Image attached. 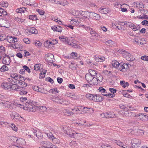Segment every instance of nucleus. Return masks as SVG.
Wrapping results in <instances>:
<instances>
[{
  "mask_svg": "<svg viewBox=\"0 0 148 148\" xmlns=\"http://www.w3.org/2000/svg\"><path fill=\"white\" fill-rule=\"evenodd\" d=\"M9 138L13 143H17L18 138L15 136H11L9 137Z\"/></svg>",
  "mask_w": 148,
  "mask_h": 148,
  "instance_id": "nucleus-35",
  "label": "nucleus"
},
{
  "mask_svg": "<svg viewBox=\"0 0 148 148\" xmlns=\"http://www.w3.org/2000/svg\"><path fill=\"white\" fill-rule=\"evenodd\" d=\"M11 82L9 83L7 82H3L1 84V87L5 90H9L10 88V86Z\"/></svg>",
  "mask_w": 148,
  "mask_h": 148,
  "instance_id": "nucleus-16",
  "label": "nucleus"
},
{
  "mask_svg": "<svg viewBox=\"0 0 148 148\" xmlns=\"http://www.w3.org/2000/svg\"><path fill=\"white\" fill-rule=\"evenodd\" d=\"M103 99V97L97 95H94L93 101L95 102H100Z\"/></svg>",
  "mask_w": 148,
  "mask_h": 148,
  "instance_id": "nucleus-21",
  "label": "nucleus"
},
{
  "mask_svg": "<svg viewBox=\"0 0 148 148\" xmlns=\"http://www.w3.org/2000/svg\"><path fill=\"white\" fill-rule=\"evenodd\" d=\"M69 45H70L72 47L80 49L81 46L79 44L77 43H75L74 41L71 43L69 42Z\"/></svg>",
  "mask_w": 148,
  "mask_h": 148,
  "instance_id": "nucleus-26",
  "label": "nucleus"
},
{
  "mask_svg": "<svg viewBox=\"0 0 148 148\" xmlns=\"http://www.w3.org/2000/svg\"><path fill=\"white\" fill-rule=\"evenodd\" d=\"M60 40L66 44L69 45L70 40L69 38L64 36H60L59 37Z\"/></svg>",
  "mask_w": 148,
  "mask_h": 148,
  "instance_id": "nucleus-20",
  "label": "nucleus"
},
{
  "mask_svg": "<svg viewBox=\"0 0 148 148\" xmlns=\"http://www.w3.org/2000/svg\"><path fill=\"white\" fill-rule=\"evenodd\" d=\"M140 141L139 139L135 138L132 139L131 141L132 147V148H136L140 146Z\"/></svg>",
  "mask_w": 148,
  "mask_h": 148,
  "instance_id": "nucleus-7",
  "label": "nucleus"
},
{
  "mask_svg": "<svg viewBox=\"0 0 148 148\" xmlns=\"http://www.w3.org/2000/svg\"><path fill=\"white\" fill-rule=\"evenodd\" d=\"M10 105V103L8 101H5L4 99L0 103V106L6 108L8 107V106Z\"/></svg>",
  "mask_w": 148,
  "mask_h": 148,
  "instance_id": "nucleus-24",
  "label": "nucleus"
},
{
  "mask_svg": "<svg viewBox=\"0 0 148 148\" xmlns=\"http://www.w3.org/2000/svg\"><path fill=\"white\" fill-rule=\"evenodd\" d=\"M82 13H81L79 11L75 10V13L74 14L75 16L77 17L81 15Z\"/></svg>",
  "mask_w": 148,
  "mask_h": 148,
  "instance_id": "nucleus-55",
  "label": "nucleus"
},
{
  "mask_svg": "<svg viewBox=\"0 0 148 148\" xmlns=\"http://www.w3.org/2000/svg\"><path fill=\"white\" fill-rule=\"evenodd\" d=\"M102 148H112L111 146L107 144H103L101 146Z\"/></svg>",
  "mask_w": 148,
  "mask_h": 148,
  "instance_id": "nucleus-44",
  "label": "nucleus"
},
{
  "mask_svg": "<svg viewBox=\"0 0 148 148\" xmlns=\"http://www.w3.org/2000/svg\"><path fill=\"white\" fill-rule=\"evenodd\" d=\"M52 101L59 103H62V101L61 99H59V98L55 99V100H53V99Z\"/></svg>",
  "mask_w": 148,
  "mask_h": 148,
  "instance_id": "nucleus-54",
  "label": "nucleus"
},
{
  "mask_svg": "<svg viewBox=\"0 0 148 148\" xmlns=\"http://www.w3.org/2000/svg\"><path fill=\"white\" fill-rule=\"evenodd\" d=\"M94 94H87L86 95V97L90 100H93Z\"/></svg>",
  "mask_w": 148,
  "mask_h": 148,
  "instance_id": "nucleus-45",
  "label": "nucleus"
},
{
  "mask_svg": "<svg viewBox=\"0 0 148 148\" xmlns=\"http://www.w3.org/2000/svg\"><path fill=\"white\" fill-rule=\"evenodd\" d=\"M100 17L99 15L93 12H91L90 18L93 19L99 20L100 19Z\"/></svg>",
  "mask_w": 148,
  "mask_h": 148,
  "instance_id": "nucleus-17",
  "label": "nucleus"
},
{
  "mask_svg": "<svg viewBox=\"0 0 148 148\" xmlns=\"http://www.w3.org/2000/svg\"><path fill=\"white\" fill-rule=\"evenodd\" d=\"M39 109L40 111L41 112H44L47 111V108L45 106H40Z\"/></svg>",
  "mask_w": 148,
  "mask_h": 148,
  "instance_id": "nucleus-40",
  "label": "nucleus"
},
{
  "mask_svg": "<svg viewBox=\"0 0 148 148\" xmlns=\"http://www.w3.org/2000/svg\"><path fill=\"white\" fill-rule=\"evenodd\" d=\"M1 5L3 7H8V4L7 2L2 1L1 2Z\"/></svg>",
  "mask_w": 148,
  "mask_h": 148,
  "instance_id": "nucleus-47",
  "label": "nucleus"
},
{
  "mask_svg": "<svg viewBox=\"0 0 148 148\" xmlns=\"http://www.w3.org/2000/svg\"><path fill=\"white\" fill-rule=\"evenodd\" d=\"M94 58L96 62H102L104 61L105 59V58L103 56H101L99 57L95 56L94 57Z\"/></svg>",
  "mask_w": 148,
  "mask_h": 148,
  "instance_id": "nucleus-28",
  "label": "nucleus"
},
{
  "mask_svg": "<svg viewBox=\"0 0 148 148\" xmlns=\"http://www.w3.org/2000/svg\"><path fill=\"white\" fill-rule=\"evenodd\" d=\"M29 133L30 134L33 133L34 135L36 136L39 139H41L43 137L42 134L39 130H34L33 131L32 130H31Z\"/></svg>",
  "mask_w": 148,
  "mask_h": 148,
  "instance_id": "nucleus-10",
  "label": "nucleus"
},
{
  "mask_svg": "<svg viewBox=\"0 0 148 148\" xmlns=\"http://www.w3.org/2000/svg\"><path fill=\"white\" fill-rule=\"evenodd\" d=\"M136 7L139 8H142L144 7V4L142 2H138L136 3Z\"/></svg>",
  "mask_w": 148,
  "mask_h": 148,
  "instance_id": "nucleus-42",
  "label": "nucleus"
},
{
  "mask_svg": "<svg viewBox=\"0 0 148 148\" xmlns=\"http://www.w3.org/2000/svg\"><path fill=\"white\" fill-rule=\"evenodd\" d=\"M25 140L22 138H18L16 143L17 145H16L15 146L18 148H24V147L21 146L25 145Z\"/></svg>",
  "mask_w": 148,
  "mask_h": 148,
  "instance_id": "nucleus-8",
  "label": "nucleus"
},
{
  "mask_svg": "<svg viewBox=\"0 0 148 148\" xmlns=\"http://www.w3.org/2000/svg\"><path fill=\"white\" fill-rule=\"evenodd\" d=\"M8 68L6 65H3L0 69L1 71L2 72L8 71Z\"/></svg>",
  "mask_w": 148,
  "mask_h": 148,
  "instance_id": "nucleus-43",
  "label": "nucleus"
},
{
  "mask_svg": "<svg viewBox=\"0 0 148 148\" xmlns=\"http://www.w3.org/2000/svg\"><path fill=\"white\" fill-rule=\"evenodd\" d=\"M23 68L24 69L25 71V70H26L28 73H30V71L28 67L26 65H24L23 66Z\"/></svg>",
  "mask_w": 148,
  "mask_h": 148,
  "instance_id": "nucleus-62",
  "label": "nucleus"
},
{
  "mask_svg": "<svg viewBox=\"0 0 148 148\" xmlns=\"http://www.w3.org/2000/svg\"><path fill=\"white\" fill-rule=\"evenodd\" d=\"M53 58V55L51 53H48L46 55L45 60L49 65V63H52L53 65H57L56 64L53 63L54 62L53 60H54Z\"/></svg>",
  "mask_w": 148,
  "mask_h": 148,
  "instance_id": "nucleus-5",
  "label": "nucleus"
},
{
  "mask_svg": "<svg viewBox=\"0 0 148 148\" xmlns=\"http://www.w3.org/2000/svg\"><path fill=\"white\" fill-rule=\"evenodd\" d=\"M47 91V90L45 89L42 88L41 89L40 88L39 92H40L41 93H44V94H47L46 92Z\"/></svg>",
  "mask_w": 148,
  "mask_h": 148,
  "instance_id": "nucleus-60",
  "label": "nucleus"
},
{
  "mask_svg": "<svg viewBox=\"0 0 148 148\" xmlns=\"http://www.w3.org/2000/svg\"><path fill=\"white\" fill-rule=\"evenodd\" d=\"M99 77L101 78L100 79H99L98 77H97L93 76L92 78V80L90 82L91 85H96L97 84L98 81L99 82H101L103 80L102 76H100Z\"/></svg>",
  "mask_w": 148,
  "mask_h": 148,
  "instance_id": "nucleus-11",
  "label": "nucleus"
},
{
  "mask_svg": "<svg viewBox=\"0 0 148 148\" xmlns=\"http://www.w3.org/2000/svg\"><path fill=\"white\" fill-rule=\"evenodd\" d=\"M36 11L41 15H43L45 13V12L43 10L39 9H37Z\"/></svg>",
  "mask_w": 148,
  "mask_h": 148,
  "instance_id": "nucleus-56",
  "label": "nucleus"
},
{
  "mask_svg": "<svg viewBox=\"0 0 148 148\" xmlns=\"http://www.w3.org/2000/svg\"><path fill=\"white\" fill-rule=\"evenodd\" d=\"M26 8L25 7L19 8L17 9L16 10V12L18 13H22L24 12V11Z\"/></svg>",
  "mask_w": 148,
  "mask_h": 148,
  "instance_id": "nucleus-31",
  "label": "nucleus"
},
{
  "mask_svg": "<svg viewBox=\"0 0 148 148\" xmlns=\"http://www.w3.org/2000/svg\"><path fill=\"white\" fill-rule=\"evenodd\" d=\"M77 67V65H69V68L73 70H75L76 69V68Z\"/></svg>",
  "mask_w": 148,
  "mask_h": 148,
  "instance_id": "nucleus-61",
  "label": "nucleus"
},
{
  "mask_svg": "<svg viewBox=\"0 0 148 148\" xmlns=\"http://www.w3.org/2000/svg\"><path fill=\"white\" fill-rule=\"evenodd\" d=\"M103 95L112 98L115 96L114 95L112 94H102Z\"/></svg>",
  "mask_w": 148,
  "mask_h": 148,
  "instance_id": "nucleus-53",
  "label": "nucleus"
},
{
  "mask_svg": "<svg viewBox=\"0 0 148 148\" xmlns=\"http://www.w3.org/2000/svg\"><path fill=\"white\" fill-rule=\"evenodd\" d=\"M71 24L73 25L77 26L79 24V22L77 20H73L71 21Z\"/></svg>",
  "mask_w": 148,
  "mask_h": 148,
  "instance_id": "nucleus-36",
  "label": "nucleus"
},
{
  "mask_svg": "<svg viewBox=\"0 0 148 148\" xmlns=\"http://www.w3.org/2000/svg\"><path fill=\"white\" fill-rule=\"evenodd\" d=\"M81 15L83 17L84 19H87L89 20L91 12H88L87 11H82Z\"/></svg>",
  "mask_w": 148,
  "mask_h": 148,
  "instance_id": "nucleus-15",
  "label": "nucleus"
},
{
  "mask_svg": "<svg viewBox=\"0 0 148 148\" xmlns=\"http://www.w3.org/2000/svg\"><path fill=\"white\" fill-rule=\"evenodd\" d=\"M141 59L144 60L148 61V56H141Z\"/></svg>",
  "mask_w": 148,
  "mask_h": 148,
  "instance_id": "nucleus-63",
  "label": "nucleus"
},
{
  "mask_svg": "<svg viewBox=\"0 0 148 148\" xmlns=\"http://www.w3.org/2000/svg\"><path fill=\"white\" fill-rule=\"evenodd\" d=\"M34 69L36 71H39L40 72H42L43 71V69L42 68L40 69L39 65H34Z\"/></svg>",
  "mask_w": 148,
  "mask_h": 148,
  "instance_id": "nucleus-39",
  "label": "nucleus"
},
{
  "mask_svg": "<svg viewBox=\"0 0 148 148\" xmlns=\"http://www.w3.org/2000/svg\"><path fill=\"white\" fill-rule=\"evenodd\" d=\"M125 110H126L124 112H123L125 116L126 117H128L131 115L132 114V113L131 112L127 111V109H125Z\"/></svg>",
  "mask_w": 148,
  "mask_h": 148,
  "instance_id": "nucleus-37",
  "label": "nucleus"
},
{
  "mask_svg": "<svg viewBox=\"0 0 148 148\" xmlns=\"http://www.w3.org/2000/svg\"><path fill=\"white\" fill-rule=\"evenodd\" d=\"M72 111L71 112V114H72L73 115L74 114H79L80 113L77 112L78 111H80V110H79L78 108H74L73 109H71Z\"/></svg>",
  "mask_w": 148,
  "mask_h": 148,
  "instance_id": "nucleus-34",
  "label": "nucleus"
},
{
  "mask_svg": "<svg viewBox=\"0 0 148 148\" xmlns=\"http://www.w3.org/2000/svg\"><path fill=\"white\" fill-rule=\"evenodd\" d=\"M141 24L143 25H148V21L147 20H144L141 22Z\"/></svg>",
  "mask_w": 148,
  "mask_h": 148,
  "instance_id": "nucleus-64",
  "label": "nucleus"
},
{
  "mask_svg": "<svg viewBox=\"0 0 148 148\" xmlns=\"http://www.w3.org/2000/svg\"><path fill=\"white\" fill-rule=\"evenodd\" d=\"M28 17H28V18L32 20L36 21L37 19V16L36 15H30Z\"/></svg>",
  "mask_w": 148,
  "mask_h": 148,
  "instance_id": "nucleus-38",
  "label": "nucleus"
},
{
  "mask_svg": "<svg viewBox=\"0 0 148 148\" xmlns=\"http://www.w3.org/2000/svg\"><path fill=\"white\" fill-rule=\"evenodd\" d=\"M14 20L16 21L19 23H22L24 21V19L18 17H15Z\"/></svg>",
  "mask_w": 148,
  "mask_h": 148,
  "instance_id": "nucleus-41",
  "label": "nucleus"
},
{
  "mask_svg": "<svg viewBox=\"0 0 148 148\" xmlns=\"http://www.w3.org/2000/svg\"><path fill=\"white\" fill-rule=\"evenodd\" d=\"M5 20L3 19L0 20V26L1 27H5V24L4 23L5 22Z\"/></svg>",
  "mask_w": 148,
  "mask_h": 148,
  "instance_id": "nucleus-51",
  "label": "nucleus"
},
{
  "mask_svg": "<svg viewBox=\"0 0 148 148\" xmlns=\"http://www.w3.org/2000/svg\"><path fill=\"white\" fill-rule=\"evenodd\" d=\"M49 92L52 93H54V92L55 94L58 93V91L57 90V89L56 88L51 89L49 90Z\"/></svg>",
  "mask_w": 148,
  "mask_h": 148,
  "instance_id": "nucleus-49",
  "label": "nucleus"
},
{
  "mask_svg": "<svg viewBox=\"0 0 148 148\" xmlns=\"http://www.w3.org/2000/svg\"><path fill=\"white\" fill-rule=\"evenodd\" d=\"M54 2L56 4H60L63 6L68 4V2L65 0H54Z\"/></svg>",
  "mask_w": 148,
  "mask_h": 148,
  "instance_id": "nucleus-19",
  "label": "nucleus"
},
{
  "mask_svg": "<svg viewBox=\"0 0 148 148\" xmlns=\"http://www.w3.org/2000/svg\"><path fill=\"white\" fill-rule=\"evenodd\" d=\"M18 78H18V81H19L20 82L24 81L25 80L23 76H21L20 75H18Z\"/></svg>",
  "mask_w": 148,
  "mask_h": 148,
  "instance_id": "nucleus-58",
  "label": "nucleus"
},
{
  "mask_svg": "<svg viewBox=\"0 0 148 148\" xmlns=\"http://www.w3.org/2000/svg\"><path fill=\"white\" fill-rule=\"evenodd\" d=\"M18 75L16 73H12L11 74V76L12 77L11 79L9 78L8 81L10 80V82H14V83L18 84L19 83V81L18 80Z\"/></svg>",
  "mask_w": 148,
  "mask_h": 148,
  "instance_id": "nucleus-6",
  "label": "nucleus"
},
{
  "mask_svg": "<svg viewBox=\"0 0 148 148\" xmlns=\"http://www.w3.org/2000/svg\"><path fill=\"white\" fill-rule=\"evenodd\" d=\"M89 73L92 76H95V75H96L97 74V73L95 71L92 70L90 69L89 70Z\"/></svg>",
  "mask_w": 148,
  "mask_h": 148,
  "instance_id": "nucleus-48",
  "label": "nucleus"
},
{
  "mask_svg": "<svg viewBox=\"0 0 148 148\" xmlns=\"http://www.w3.org/2000/svg\"><path fill=\"white\" fill-rule=\"evenodd\" d=\"M51 29L54 31H56L59 32H61L62 30V28L58 25H56L52 26L51 27Z\"/></svg>",
  "mask_w": 148,
  "mask_h": 148,
  "instance_id": "nucleus-22",
  "label": "nucleus"
},
{
  "mask_svg": "<svg viewBox=\"0 0 148 148\" xmlns=\"http://www.w3.org/2000/svg\"><path fill=\"white\" fill-rule=\"evenodd\" d=\"M5 57L3 56L4 58L3 59V63L5 65H9L10 62V58L8 55L5 54Z\"/></svg>",
  "mask_w": 148,
  "mask_h": 148,
  "instance_id": "nucleus-14",
  "label": "nucleus"
},
{
  "mask_svg": "<svg viewBox=\"0 0 148 148\" xmlns=\"http://www.w3.org/2000/svg\"><path fill=\"white\" fill-rule=\"evenodd\" d=\"M45 134L47 135L48 138L51 140L55 144H58L60 143V141L59 139L55 136L52 132H46Z\"/></svg>",
  "mask_w": 148,
  "mask_h": 148,
  "instance_id": "nucleus-3",
  "label": "nucleus"
},
{
  "mask_svg": "<svg viewBox=\"0 0 148 148\" xmlns=\"http://www.w3.org/2000/svg\"><path fill=\"white\" fill-rule=\"evenodd\" d=\"M120 84L123 87L125 88L126 86H128L129 84L127 82H125L124 81H121L120 82Z\"/></svg>",
  "mask_w": 148,
  "mask_h": 148,
  "instance_id": "nucleus-33",
  "label": "nucleus"
},
{
  "mask_svg": "<svg viewBox=\"0 0 148 148\" xmlns=\"http://www.w3.org/2000/svg\"><path fill=\"white\" fill-rule=\"evenodd\" d=\"M115 141L116 142V144L117 145H118L120 147H123V143L122 142H121L119 140L117 141L116 140H115Z\"/></svg>",
  "mask_w": 148,
  "mask_h": 148,
  "instance_id": "nucleus-57",
  "label": "nucleus"
},
{
  "mask_svg": "<svg viewBox=\"0 0 148 148\" xmlns=\"http://www.w3.org/2000/svg\"><path fill=\"white\" fill-rule=\"evenodd\" d=\"M98 11L101 13L106 14L108 12L109 10L108 8H101L98 9Z\"/></svg>",
  "mask_w": 148,
  "mask_h": 148,
  "instance_id": "nucleus-25",
  "label": "nucleus"
},
{
  "mask_svg": "<svg viewBox=\"0 0 148 148\" xmlns=\"http://www.w3.org/2000/svg\"><path fill=\"white\" fill-rule=\"evenodd\" d=\"M104 116L106 118H110L114 117L115 115L112 114L111 113H104L103 114Z\"/></svg>",
  "mask_w": 148,
  "mask_h": 148,
  "instance_id": "nucleus-32",
  "label": "nucleus"
},
{
  "mask_svg": "<svg viewBox=\"0 0 148 148\" xmlns=\"http://www.w3.org/2000/svg\"><path fill=\"white\" fill-rule=\"evenodd\" d=\"M9 14H8L5 11L0 7V16L4 17L7 19L9 18Z\"/></svg>",
  "mask_w": 148,
  "mask_h": 148,
  "instance_id": "nucleus-13",
  "label": "nucleus"
},
{
  "mask_svg": "<svg viewBox=\"0 0 148 148\" xmlns=\"http://www.w3.org/2000/svg\"><path fill=\"white\" fill-rule=\"evenodd\" d=\"M121 64L122 65H130L129 63H123L122 62L119 63V62L116 60H114L112 61V65H120Z\"/></svg>",
  "mask_w": 148,
  "mask_h": 148,
  "instance_id": "nucleus-30",
  "label": "nucleus"
},
{
  "mask_svg": "<svg viewBox=\"0 0 148 148\" xmlns=\"http://www.w3.org/2000/svg\"><path fill=\"white\" fill-rule=\"evenodd\" d=\"M11 82L10 86V88L9 90H12L16 91H18L19 88H20V86H17V84H16L14 83V82Z\"/></svg>",
  "mask_w": 148,
  "mask_h": 148,
  "instance_id": "nucleus-18",
  "label": "nucleus"
},
{
  "mask_svg": "<svg viewBox=\"0 0 148 148\" xmlns=\"http://www.w3.org/2000/svg\"><path fill=\"white\" fill-rule=\"evenodd\" d=\"M21 103L18 104V106L28 111L33 112L36 110L35 106H33L32 101L26 97H21L20 99Z\"/></svg>",
  "mask_w": 148,
  "mask_h": 148,
  "instance_id": "nucleus-1",
  "label": "nucleus"
},
{
  "mask_svg": "<svg viewBox=\"0 0 148 148\" xmlns=\"http://www.w3.org/2000/svg\"><path fill=\"white\" fill-rule=\"evenodd\" d=\"M94 94H87L86 95V97L90 100H93Z\"/></svg>",
  "mask_w": 148,
  "mask_h": 148,
  "instance_id": "nucleus-46",
  "label": "nucleus"
},
{
  "mask_svg": "<svg viewBox=\"0 0 148 148\" xmlns=\"http://www.w3.org/2000/svg\"><path fill=\"white\" fill-rule=\"evenodd\" d=\"M119 52L120 54H122L123 57L128 61H133L134 59L132 56L130 55L129 53L126 51L121 50L119 51Z\"/></svg>",
  "mask_w": 148,
  "mask_h": 148,
  "instance_id": "nucleus-2",
  "label": "nucleus"
},
{
  "mask_svg": "<svg viewBox=\"0 0 148 148\" xmlns=\"http://www.w3.org/2000/svg\"><path fill=\"white\" fill-rule=\"evenodd\" d=\"M93 76L90 74H86L85 76V79L88 83H90L92 80Z\"/></svg>",
  "mask_w": 148,
  "mask_h": 148,
  "instance_id": "nucleus-27",
  "label": "nucleus"
},
{
  "mask_svg": "<svg viewBox=\"0 0 148 148\" xmlns=\"http://www.w3.org/2000/svg\"><path fill=\"white\" fill-rule=\"evenodd\" d=\"M84 109L83 110V112L85 113H89V114H92L93 113L94 110L92 108H88L84 107Z\"/></svg>",
  "mask_w": 148,
  "mask_h": 148,
  "instance_id": "nucleus-23",
  "label": "nucleus"
},
{
  "mask_svg": "<svg viewBox=\"0 0 148 148\" xmlns=\"http://www.w3.org/2000/svg\"><path fill=\"white\" fill-rule=\"evenodd\" d=\"M135 117L142 121L144 122L148 120V115L146 113L138 114H136Z\"/></svg>",
  "mask_w": 148,
  "mask_h": 148,
  "instance_id": "nucleus-4",
  "label": "nucleus"
},
{
  "mask_svg": "<svg viewBox=\"0 0 148 148\" xmlns=\"http://www.w3.org/2000/svg\"><path fill=\"white\" fill-rule=\"evenodd\" d=\"M10 126L12 130L15 131H17V128L14 124H11Z\"/></svg>",
  "mask_w": 148,
  "mask_h": 148,
  "instance_id": "nucleus-59",
  "label": "nucleus"
},
{
  "mask_svg": "<svg viewBox=\"0 0 148 148\" xmlns=\"http://www.w3.org/2000/svg\"><path fill=\"white\" fill-rule=\"evenodd\" d=\"M98 90L101 93H103L102 94H105V93L106 91V89L101 87H100L99 88Z\"/></svg>",
  "mask_w": 148,
  "mask_h": 148,
  "instance_id": "nucleus-50",
  "label": "nucleus"
},
{
  "mask_svg": "<svg viewBox=\"0 0 148 148\" xmlns=\"http://www.w3.org/2000/svg\"><path fill=\"white\" fill-rule=\"evenodd\" d=\"M29 91V89L28 88L20 86L18 91L19 92V93L21 95H23L27 94Z\"/></svg>",
  "mask_w": 148,
  "mask_h": 148,
  "instance_id": "nucleus-12",
  "label": "nucleus"
},
{
  "mask_svg": "<svg viewBox=\"0 0 148 148\" xmlns=\"http://www.w3.org/2000/svg\"><path fill=\"white\" fill-rule=\"evenodd\" d=\"M19 83H18V84H19L20 85L22 86V87H23L24 88H26L27 86V84L24 82V81L20 82L19 81Z\"/></svg>",
  "mask_w": 148,
  "mask_h": 148,
  "instance_id": "nucleus-52",
  "label": "nucleus"
},
{
  "mask_svg": "<svg viewBox=\"0 0 148 148\" xmlns=\"http://www.w3.org/2000/svg\"><path fill=\"white\" fill-rule=\"evenodd\" d=\"M37 30L34 27H31L25 31V33L27 35H31L34 34H38Z\"/></svg>",
  "mask_w": 148,
  "mask_h": 148,
  "instance_id": "nucleus-9",
  "label": "nucleus"
},
{
  "mask_svg": "<svg viewBox=\"0 0 148 148\" xmlns=\"http://www.w3.org/2000/svg\"><path fill=\"white\" fill-rule=\"evenodd\" d=\"M71 58L75 59H79L80 57V54H78L76 52H73L71 53Z\"/></svg>",
  "mask_w": 148,
  "mask_h": 148,
  "instance_id": "nucleus-29",
  "label": "nucleus"
}]
</instances>
